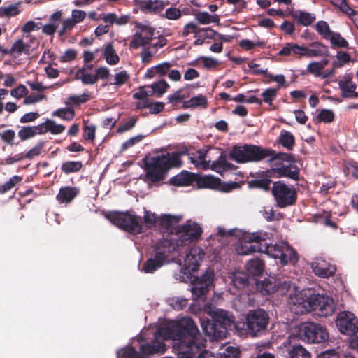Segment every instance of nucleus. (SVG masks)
<instances>
[{
  "label": "nucleus",
  "instance_id": "nucleus-8",
  "mask_svg": "<svg viewBox=\"0 0 358 358\" xmlns=\"http://www.w3.org/2000/svg\"><path fill=\"white\" fill-rule=\"evenodd\" d=\"M300 337L308 343H322L327 341L329 334L321 324L314 322H303L299 326Z\"/></svg>",
  "mask_w": 358,
  "mask_h": 358
},
{
  "label": "nucleus",
  "instance_id": "nucleus-51",
  "mask_svg": "<svg viewBox=\"0 0 358 358\" xmlns=\"http://www.w3.org/2000/svg\"><path fill=\"white\" fill-rule=\"evenodd\" d=\"M91 99L90 94L89 92H83L81 95H71L70 96L67 101H66V104H75L80 105L81 103H86Z\"/></svg>",
  "mask_w": 358,
  "mask_h": 358
},
{
  "label": "nucleus",
  "instance_id": "nucleus-7",
  "mask_svg": "<svg viewBox=\"0 0 358 358\" xmlns=\"http://www.w3.org/2000/svg\"><path fill=\"white\" fill-rule=\"evenodd\" d=\"M175 250V246L169 242V240L164 239L159 242L155 247V256L154 258L148 259L143 264V270L148 273H151L160 268L169 255Z\"/></svg>",
  "mask_w": 358,
  "mask_h": 358
},
{
  "label": "nucleus",
  "instance_id": "nucleus-62",
  "mask_svg": "<svg viewBox=\"0 0 358 358\" xmlns=\"http://www.w3.org/2000/svg\"><path fill=\"white\" fill-rule=\"evenodd\" d=\"M262 213L264 219L269 222L275 220H278L282 217V215L280 213L276 215L275 211L272 208H268L266 207L263 209Z\"/></svg>",
  "mask_w": 358,
  "mask_h": 358
},
{
  "label": "nucleus",
  "instance_id": "nucleus-58",
  "mask_svg": "<svg viewBox=\"0 0 358 358\" xmlns=\"http://www.w3.org/2000/svg\"><path fill=\"white\" fill-rule=\"evenodd\" d=\"M44 143L40 142L36 146L29 150L26 154L23 155L24 159H32L33 157L38 156L41 154V150L43 148Z\"/></svg>",
  "mask_w": 358,
  "mask_h": 358
},
{
  "label": "nucleus",
  "instance_id": "nucleus-35",
  "mask_svg": "<svg viewBox=\"0 0 358 358\" xmlns=\"http://www.w3.org/2000/svg\"><path fill=\"white\" fill-rule=\"evenodd\" d=\"M20 4L21 3L18 2L7 6L0 7V17L10 18L17 15L20 12L19 9Z\"/></svg>",
  "mask_w": 358,
  "mask_h": 358
},
{
  "label": "nucleus",
  "instance_id": "nucleus-36",
  "mask_svg": "<svg viewBox=\"0 0 358 358\" xmlns=\"http://www.w3.org/2000/svg\"><path fill=\"white\" fill-rule=\"evenodd\" d=\"M232 166L233 165L228 162L226 159V157L223 155H220L218 159L213 162L210 166L212 170L219 173H222L226 170L231 169Z\"/></svg>",
  "mask_w": 358,
  "mask_h": 358
},
{
  "label": "nucleus",
  "instance_id": "nucleus-25",
  "mask_svg": "<svg viewBox=\"0 0 358 358\" xmlns=\"http://www.w3.org/2000/svg\"><path fill=\"white\" fill-rule=\"evenodd\" d=\"M292 17L299 24L308 27L316 19L313 13L303 10H296L292 13Z\"/></svg>",
  "mask_w": 358,
  "mask_h": 358
},
{
  "label": "nucleus",
  "instance_id": "nucleus-30",
  "mask_svg": "<svg viewBox=\"0 0 358 358\" xmlns=\"http://www.w3.org/2000/svg\"><path fill=\"white\" fill-rule=\"evenodd\" d=\"M140 8L147 13H157L162 10L164 3L159 0H145L140 3Z\"/></svg>",
  "mask_w": 358,
  "mask_h": 358
},
{
  "label": "nucleus",
  "instance_id": "nucleus-32",
  "mask_svg": "<svg viewBox=\"0 0 358 358\" xmlns=\"http://www.w3.org/2000/svg\"><path fill=\"white\" fill-rule=\"evenodd\" d=\"M196 338H194L192 339V341H191L190 344L191 345H194L195 344H197L199 343V347L198 348L197 350H194V352H191L192 350H190V348H186L185 350H188L189 352V355L191 357V358H194V355L198 353L199 352V350H201V347L204 346V343H205V341L203 339L201 335L199 334V330L197 329V333L196 334ZM197 358H210L209 357V354L208 352H202L201 353Z\"/></svg>",
  "mask_w": 358,
  "mask_h": 358
},
{
  "label": "nucleus",
  "instance_id": "nucleus-49",
  "mask_svg": "<svg viewBox=\"0 0 358 358\" xmlns=\"http://www.w3.org/2000/svg\"><path fill=\"white\" fill-rule=\"evenodd\" d=\"M52 115L59 117L64 120L70 121L74 118L75 111L72 108H63L54 111Z\"/></svg>",
  "mask_w": 358,
  "mask_h": 358
},
{
  "label": "nucleus",
  "instance_id": "nucleus-53",
  "mask_svg": "<svg viewBox=\"0 0 358 358\" xmlns=\"http://www.w3.org/2000/svg\"><path fill=\"white\" fill-rule=\"evenodd\" d=\"M214 278V271L212 268H208L205 273L196 280L199 283H202L203 285H207L208 287H210L213 285Z\"/></svg>",
  "mask_w": 358,
  "mask_h": 358
},
{
  "label": "nucleus",
  "instance_id": "nucleus-41",
  "mask_svg": "<svg viewBox=\"0 0 358 358\" xmlns=\"http://www.w3.org/2000/svg\"><path fill=\"white\" fill-rule=\"evenodd\" d=\"M40 124L36 127H24L18 132V136L22 141L34 137L36 134H41Z\"/></svg>",
  "mask_w": 358,
  "mask_h": 358
},
{
  "label": "nucleus",
  "instance_id": "nucleus-54",
  "mask_svg": "<svg viewBox=\"0 0 358 358\" xmlns=\"http://www.w3.org/2000/svg\"><path fill=\"white\" fill-rule=\"evenodd\" d=\"M129 78L130 76L126 71H121L115 75L114 82L112 83V84L117 86H122L129 80Z\"/></svg>",
  "mask_w": 358,
  "mask_h": 358
},
{
  "label": "nucleus",
  "instance_id": "nucleus-3",
  "mask_svg": "<svg viewBox=\"0 0 358 358\" xmlns=\"http://www.w3.org/2000/svg\"><path fill=\"white\" fill-rule=\"evenodd\" d=\"M180 165V154L178 152L167 153L152 157L145 164L146 177L152 182L160 181L163 179L166 170Z\"/></svg>",
  "mask_w": 358,
  "mask_h": 358
},
{
  "label": "nucleus",
  "instance_id": "nucleus-12",
  "mask_svg": "<svg viewBox=\"0 0 358 358\" xmlns=\"http://www.w3.org/2000/svg\"><path fill=\"white\" fill-rule=\"evenodd\" d=\"M309 312L317 310L320 315L327 317L331 315L335 311V303L332 298L313 292L310 303L307 305Z\"/></svg>",
  "mask_w": 358,
  "mask_h": 358
},
{
  "label": "nucleus",
  "instance_id": "nucleus-28",
  "mask_svg": "<svg viewBox=\"0 0 358 358\" xmlns=\"http://www.w3.org/2000/svg\"><path fill=\"white\" fill-rule=\"evenodd\" d=\"M41 134L50 131L52 134H59L64 132L65 127L62 124H57L54 120H47L40 124Z\"/></svg>",
  "mask_w": 358,
  "mask_h": 358
},
{
  "label": "nucleus",
  "instance_id": "nucleus-50",
  "mask_svg": "<svg viewBox=\"0 0 358 358\" xmlns=\"http://www.w3.org/2000/svg\"><path fill=\"white\" fill-rule=\"evenodd\" d=\"M191 180L192 177L187 172L181 173L171 178V182L175 186H187Z\"/></svg>",
  "mask_w": 358,
  "mask_h": 358
},
{
  "label": "nucleus",
  "instance_id": "nucleus-33",
  "mask_svg": "<svg viewBox=\"0 0 358 358\" xmlns=\"http://www.w3.org/2000/svg\"><path fill=\"white\" fill-rule=\"evenodd\" d=\"M248 282V275L243 272H235L231 276V285L238 289L245 287Z\"/></svg>",
  "mask_w": 358,
  "mask_h": 358
},
{
  "label": "nucleus",
  "instance_id": "nucleus-40",
  "mask_svg": "<svg viewBox=\"0 0 358 358\" xmlns=\"http://www.w3.org/2000/svg\"><path fill=\"white\" fill-rule=\"evenodd\" d=\"M220 183V179L213 176H206L199 180V186L204 188L217 189Z\"/></svg>",
  "mask_w": 358,
  "mask_h": 358
},
{
  "label": "nucleus",
  "instance_id": "nucleus-46",
  "mask_svg": "<svg viewBox=\"0 0 358 358\" xmlns=\"http://www.w3.org/2000/svg\"><path fill=\"white\" fill-rule=\"evenodd\" d=\"M210 31L208 29H201L196 24L190 22L184 26L181 36L182 37H187L189 34H193L194 37H197L200 34H201V31Z\"/></svg>",
  "mask_w": 358,
  "mask_h": 358
},
{
  "label": "nucleus",
  "instance_id": "nucleus-61",
  "mask_svg": "<svg viewBox=\"0 0 358 358\" xmlns=\"http://www.w3.org/2000/svg\"><path fill=\"white\" fill-rule=\"evenodd\" d=\"M239 351L236 348L232 346L227 347L223 352H220V358H238Z\"/></svg>",
  "mask_w": 358,
  "mask_h": 358
},
{
  "label": "nucleus",
  "instance_id": "nucleus-4",
  "mask_svg": "<svg viewBox=\"0 0 358 358\" xmlns=\"http://www.w3.org/2000/svg\"><path fill=\"white\" fill-rule=\"evenodd\" d=\"M278 289L282 294H285L283 292L284 289L289 292V303L292 306L291 308L293 311L299 314L309 312L307 305L310 303L314 290L311 289L299 290L289 281L284 282Z\"/></svg>",
  "mask_w": 358,
  "mask_h": 358
},
{
  "label": "nucleus",
  "instance_id": "nucleus-64",
  "mask_svg": "<svg viewBox=\"0 0 358 358\" xmlns=\"http://www.w3.org/2000/svg\"><path fill=\"white\" fill-rule=\"evenodd\" d=\"M77 57V51L73 49L66 50L60 57L59 61L62 62H70L74 60Z\"/></svg>",
  "mask_w": 358,
  "mask_h": 358
},
{
  "label": "nucleus",
  "instance_id": "nucleus-15",
  "mask_svg": "<svg viewBox=\"0 0 358 358\" xmlns=\"http://www.w3.org/2000/svg\"><path fill=\"white\" fill-rule=\"evenodd\" d=\"M338 330L344 334H352L358 330V320L351 312H341L336 322Z\"/></svg>",
  "mask_w": 358,
  "mask_h": 358
},
{
  "label": "nucleus",
  "instance_id": "nucleus-23",
  "mask_svg": "<svg viewBox=\"0 0 358 358\" xmlns=\"http://www.w3.org/2000/svg\"><path fill=\"white\" fill-rule=\"evenodd\" d=\"M273 152L271 162L272 169L275 173V169L280 166H286V165L294 162V157L290 154L280 152L274 155Z\"/></svg>",
  "mask_w": 358,
  "mask_h": 358
},
{
  "label": "nucleus",
  "instance_id": "nucleus-1",
  "mask_svg": "<svg viewBox=\"0 0 358 358\" xmlns=\"http://www.w3.org/2000/svg\"><path fill=\"white\" fill-rule=\"evenodd\" d=\"M197 327L194 322L189 317H184L176 322L169 324L166 327L161 328L155 335V341L150 343L142 345L141 352L145 355H151L156 353H164L166 346L162 342L164 340L171 338L178 341V358H191L189 352L186 348H190L191 352L197 350L199 344L194 346L190 344L194 338H196Z\"/></svg>",
  "mask_w": 358,
  "mask_h": 358
},
{
  "label": "nucleus",
  "instance_id": "nucleus-17",
  "mask_svg": "<svg viewBox=\"0 0 358 358\" xmlns=\"http://www.w3.org/2000/svg\"><path fill=\"white\" fill-rule=\"evenodd\" d=\"M204 255L205 253L200 247H192L185 256L184 260V265L185 268L189 272H194L197 271Z\"/></svg>",
  "mask_w": 358,
  "mask_h": 358
},
{
  "label": "nucleus",
  "instance_id": "nucleus-10",
  "mask_svg": "<svg viewBox=\"0 0 358 358\" xmlns=\"http://www.w3.org/2000/svg\"><path fill=\"white\" fill-rule=\"evenodd\" d=\"M202 234V229L199 224L192 221H187L186 224H182L176 230L178 238H171L169 242L175 241L176 245H186L192 241L199 239Z\"/></svg>",
  "mask_w": 358,
  "mask_h": 358
},
{
  "label": "nucleus",
  "instance_id": "nucleus-48",
  "mask_svg": "<svg viewBox=\"0 0 358 358\" xmlns=\"http://www.w3.org/2000/svg\"><path fill=\"white\" fill-rule=\"evenodd\" d=\"M83 167V164L80 161H68L62 163L61 170L65 174H69L80 171Z\"/></svg>",
  "mask_w": 358,
  "mask_h": 358
},
{
  "label": "nucleus",
  "instance_id": "nucleus-63",
  "mask_svg": "<svg viewBox=\"0 0 358 358\" xmlns=\"http://www.w3.org/2000/svg\"><path fill=\"white\" fill-rule=\"evenodd\" d=\"M181 11L176 8H167L164 13V17L168 20H176L181 17Z\"/></svg>",
  "mask_w": 358,
  "mask_h": 358
},
{
  "label": "nucleus",
  "instance_id": "nucleus-26",
  "mask_svg": "<svg viewBox=\"0 0 358 358\" xmlns=\"http://www.w3.org/2000/svg\"><path fill=\"white\" fill-rule=\"evenodd\" d=\"M92 65L83 66L76 72L75 78L81 80L84 85H93L96 83V77H95V75L87 72L88 69H92Z\"/></svg>",
  "mask_w": 358,
  "mask_h": 358
},
{
  "label": "nucleus",
  "instance_id": "nucleus-52",
  "mask_svg": "<svg viewBox=\"0 0 358 358\" xmlns=\"http://www.w3.org/2000/svg\"><path fill=\"white\" fill-rule=\"evenodd\" d=\"M208 290L209 287H208L207 285H203L202 283L198 282H196L191 289L194 299H198L205 295Z\"/></svg>",
  "mask_w": 358,
  "mask_h": 358
},
{
  "label": "nucleus",
  "instance_id": "nucleus-2",
  "mask_svg": "<svg viewBox=\"0 0 358 358\" xmlns=\"http://www.w3.org/2000/svg\"><path fill=\"white\" fill-rule=\"evenodd\" d=\"M236 252L241 255H247L255 252H264L270 257L279 259L280 263L294 265L299 259L296 252L287 242L270 244L260 235L253 234L244 236L236 247Z\"/></svg>",
  "mask_w": 358,
  "mask_h": 358
},
{
  "label": "nucleus",
  "instance_id": "nucleus-16",
  "mask_svg": "<svg viewBox=\"0 0 358 358\" xmlns=\"http://www.w3.org/2000/svg\"><path fill=\"white\" fill-rule=\"evenodd\" d=\"M167 39L161 36L155 42H150L149 45L143 47L140 53L142 63L148 64L152 62L154 58H158L160 54H158L160 49L167 44Z\"/></svg>",
  "mask_w": 358,
  "mask_h": 358
},
{
  "label": "nucleus",
  "instance_id": "nucleus-34",
  "mask_svg": "<svg viewBox=\"0 0 358 358\" xmlns=\"http://www.w3.org/2000/svg\"><path fill=\"white\" fill-rule=\"evenodd\" d=\"M208 106V100L206 97L202 94L194 96L189 100L184 101L182 107L184 108L202 107L206 108Z\"/></svg>",
  "mask_w": 358,
  "mask_h": 358
},
{
  "label": "nucleus",
  "instance_id": "nucleus-44",
  "mask_svg": "<svg viewBox=\"0 0 358 358\" xmlns=\"http://www.w3.org/2000/svg\"><path fill=\"white\" fill-rule=\"evenodd\" d=\"M315 31L324 39L327 40L333 31L330 29L329 24L324 20L318 21L314 26Z\"/></svg>",
  "mask_w": 358,
  "mask_h": 358
},
{
  "label": "nucleus",
  "instance_id": "nucleus-5",
  "mask_svg": "<svg viewBox=\"0 0 358 358\" xmlns=\"http://www.w3.org/2000/svg\"><path fill=\"white\" fill-rule=\"evenodd\" d=\"M273 155L272 150L262 149L256 145L234 146L229 152L230 159L238 163L259 161Z\"/></svg>",
  "mask_w": 358,
  "mask_h": 358
},
{
  "label": "nucleus",
  "instance_id": "nucleus-45",
  "mask_svg": "<svg viewBox=\"0 0 358 358\" xmlns=\"http://www.w3.org/2000/svg\"><path fill=\"white\" fill-rule=\"evenodd\" d=\"M29 46L22 39L17 40L10 49V55L17 57L22 53H29Z\"/></svg>",
  "mask_w": 358,
  "mask_h": 358
},
{
  "label": "nucleus",
  "instance_id": "nucleus-39",
  "mask_svg": "<svg viewBox=\"0 0 358 358\" xmlns=\"http://www.w3.org/2000/svg\"><path fill=\"white\" fill-rule=\"evenodd\" d=\"M289 358H310V353L301 345H295L288 349Z\"/></svg>",
  "mask_w": 358,
  "mask_h": 358
},
{
  "label": "nucleus",
  "instance_id": "nucleus-38",
  "mask_svg": "<svg viewBox=\"0 0 358 358\" xmlns=\"http://www.w3.org/2000/svg\"><path fill=\"white\" fill-rule=\"evenodd\" d=\"M335 57V59L332 62L331 69H334V72L335 71V69L343 66L351 60V56L350 54L341 50L337 52Z\"/></svg>",
  "mask_w": 358,
  "mask_h": 358
},
{
  "label": "nucleus",
  "instance_id": "nucleus-21",
  "mask_svg": "<svg viewBox=\"0 0 358 358\" xmlns=\"http://www.w3.org/2000/svg\"><path fill=\"white\" fill-rule=\"evenodd\" d=\"M80 189L76 187H62L56 196L59 203H71L79 194Z\"/></svg>",
  "mask_w": 358,
  "mask_h": 358
},
{
  "label": "nucleus",
  "instance_id": "nucleus-37",
  "mask_svg": "<svg viewBox=\"0 0 358 358\" xmlns=\"http://www.w3.org/2000/svg\"><path fill=\"white\" fill-rule=\"evenodd\" d=\"M245 268L250 274L259 275L264 270V263L259 259H251L246 264Z\"/></svg>",
  "mask_w": 358,
  "mask_h": 358
},
{
  "label": "nucleus",
  "instance_id": "nucleus-6",
  "mask_svg": "<svg viewBox=\"0 0 358 358\" xmlns=\"http://www.w3.org/2000/svg\"><path fill=\"white\" fill-rule=\"evenodd\" d=\"M107 218L115 225L129 233L141 234L145 231L141 217L124 213H112Z\"/></svg>",
  "mask_w": 358,
  "mask_h": 358
},
{
  "label": "nucleus",
  "instance_id": "nucleus-14",
  "mask_svg": "<svg viewBox=\"0 0 358 358\" xmlns=\"http://www.w3.org/2000/svg\"><path fill=\"white\" fill-rule=\"evenodd\" d=\"M136 31L132 36L129 46L137 49L149 45L153 41L155 28L148 24L136 23L135 25Z\"/></svg>",
  "mask_w": 358,
  "mask_h": 358
},
{
  "label": "nucleus",
  "instance_id": "nucleus-31",
  "mask_svg": "<svg viewBox=\"0 0 358 358\" xmlns=\"http://www.w3.org/2000/svg\"><path fill=\"white\" fill-rule=\"evenodd\" d=\"M103 56L106 62L110 65H115L120 61V57L116 53L112 43H108L103 47Z\"/></svg>",
  "mask_w": 358,
  "mask_h": 358
},
{
  "label": "nucleus",
  "instance_id": "nucleus-55",
  "mask_svg": "<svg viewBox=\"0 0 358 358\" xmlns=\"http://www.w3.org/2000/svg\"><path fill=\"white\" fill-rule=\"evenodd\" d=\"M317 119L325 123H330L334 120V113L331 110L323 109L317 115Z\"/></svg>",
  "mask_w": 358,
  "mask_h": 358
},
{
  "label": "nucleus",
  "instance_id": "nucleus-59",
  "mask_svg": "<svg viewBox=\"0 0 358 358\" xmlns=\"http://www.w3.org/2000/svg\"><path fill=\"white\" fill-rule=\"evenodd\" d=\"M0 137L6 143L13 145L14 144L15 133L13 130L7 129L0 134Z\"/></svg>",
  "mask_w": 358,
  "mask_h": 358
},
{
  "label": "nucleus",
  "instance_id": "nucleus-60",
  "mask_svg": "<svg viewBox=\"0 0 358 358\" xmlns=\"http://www.w3.org/2000/svg\"><path fill=\"white\" fill-rule=\"evenodd\" d=\"M143 220L145 228L150 229L155 226V223L157 222V217L155 213H152L149 211H145L143 216Z\"/></svg>",
  "mask_w": 358,
  "mask_h": 358
},
{
  "label": "nucleus",
  "instance_id": "nucleus-57",
  "mask_svg": "<svg viewBox=\"0 0 358 358\" xmlns=\"http://www.w3.org/2000/svg\"><path fill=\"white\" fill-rule=\"evenodd\" d=\"M277 94V90L274 88H268L262 93L263 100L265 103L272 105L273 100L275 98Z\"/></svg>",
  "mask_w": 358,
  "mask_h": 358
},
{
  "label": "nucleus",
  "instance_id": "nucleus-9",
  "mask_svg": "<svg viewBox=\"0 0 358 358\" xmlns=\"http://www.w3.org/2000/svg\"><path fill=\"white\" fill-rule=\"evenodd\" d=\"M233 322V317L227 312L221 310L217 313L213 322H208L206 325L202 323L203 329L208 336L215 338L225 337L227 331V326Z\"/></svg>",
  "mask_w": 358,
  "mask_h": 358
},
{
  "label": "nucleus",
  "instance_id": "nucleus-56",
  "mask_svg": "<svg viewBox=\"0 0 358 358\" xmlns=\"http://www.w3.org/2000/svg\"><path fill=\"white\" fill-rule=\"evenodd\" d=\"M169 87V84L164 80H159L151 85L152 90L157 92L159 96L166 92Z\"/></svg>",
  "mask_w": 358,
  "mask_h": 358
},
{
  "label": "nucleus",
  "instance_id": "nucleus-11",
  "mask_svg": "<svg viewBox=\"0 0 358 358\" xmlns=\"http://www.w3.org/2000/svg\"><path fill=\"white\" fill-rule=\"evenodd\" d=\"M272 193L280 208L293 205L296 200V192L290 186L278 181L273 183Z\"/></svg>",
  "mask_w": 358,
  "mask_h": 358
},
{
  "label": "nucleus",
  "instance_id": "nucleus-20",
  "mask_svg": "<svg viewBox=\"0 0 358 358\" xmlns=\"http://www.w3.org/2000/svg\"><path fill=\"white\" fill-rule=\"evenodd\" d=\"M328 59H323L318 62H311L307 65V71L313 74L315 77H321L323 78L334 75V69L329 71H324L325 66L328 64Z\"/></svg>",
  "mask_w": 358,
  "mask_h": 358
},
{
  "label": "nucleus",
  "instance_id": "nucleus-22",
  "mask_svg": "<svg viewBox=\"0 0 358 358\" xmlns=\"http://www.w3.org/2000/svg\"><path fill=\"white\" fill-rule=\"evenodd\" d=\"M329 54L327 46L320 42H315L306 47L307 57H319L328 56Z\"/></svg>",
  "mask_w": 358,
  "mask_h": 358
},
{
  "label": "nucleus",
  "instance_id": "nucleus-19",
  "mask_svg": "<svg viewBox=\"0 0 358 358\" xmlns=\"http://www.w3.org/2000/svg\"><path fill=\"white\" fill-rule=\"evenodd\" d=\"M353 75L348 73L345 75L338 82L339 88L341 90L342 96L345 98L358 97L355 90L356 83L352 80Z\"/></svg>",
  "mask_w": 358,
  "mask_h": 358
},
{
  "label": "nucleus",
  "instance_id": "nucleus-18",
  "mask_svg": "<svg viewBox=\"0 0 358 358\" xmlns=\"http://www.w3.org/2000/svg\"><path fill=\"white\" fill-rule=\"evenodd\" d=\"M314 273L320 278L333 276L336 271V266L322 258H316L312 263Z\"/></svg>",
  "mask_w": 358,
  "mask_h": 358
},
{
  "label": "nucleus",
  "instance_id": "nucleus-13",
  "mask_svg": "<svg viewBox=\"0 0 358 358\" xmlns=\"http://www.w3.org/2000/svg\"><path fill=\"white\" fill-rule=\"evenodd\" d=\"M269 317L262 309L250 311L246 317V324L249 334L255 336L264 331L268 324Z\"/></svg>",
  "mask_w": 358,
  "mask_h": 358
},
{
  "label": "nucleus",
  "instance_id": "nucleus-43",
  "mask_svg": "<svg viewBox=\"0 0 358 358\" xmlns=\"http://www.w3.org/2000/svg\"><path fill=\"white\" fill-rule=\"evenodd\" d=\"M195 19L201 24H209L211 22L217 23L220 21V17L217 15H211L207 12L196 13Z\"/></svg>",
  "mask_w": 358,
  "mask_h": 358
},
{
  "label": "nucleus",
  "instance_id": "nucleus-27",
  "mask_svg": "<svg viewBox=\"0 0 358 358\" xmlns=\"http://www.w3.org/2000/svg\"><path fill=\"white\" fill-rule=\"evenodd\" d=\"M172 66V64L169 62L160 63L148 69L146 76L148 78H153L156 75L159 76H165L170 71Z\"/></svg>",
  "mask_w": 358,
  "mask_h": 358
},
{
  "label": "nucleus",
  "instance_id": "nucleus-47",
  "mask_svg": "<svg viewBox=\"0 0 358 358\" xmlns=\"http://www.w3.org/2000/svg\"><path fill=\"white\" fill-rule=\"evenodd\" d=\"M279 142L283 147L291 150L294 144V137L289 131L282 130L279 136Z\"/></svg>",
  "mask_w": 358,
  "mask_h": 358
},
{
  "label": "nucleus",
  "instance_id": "nucleus-29",
  "mask_svg": "<svg viewBox=\"0 0 358 358\" xmlns=\"http://www.w3.org/2000/svg\"><path fill=\"white\" fill-rule=\"evenodd\" d=\"M275 173L279 176L288 177L295 180L299 179V171L296 166L290 164L286 166H280L275 169Z\"/></svg>",
  "mask_w": 358,
  "mask_h": 358
},
{
  "label": "nucleus",
  "instance_id": "nucleus-42",
  "mask_svg": "<svg viewBox=\"0 0 358 358\" xmlns=\"http://www.w3.org/2000/svg\"><path fill=\"white\" fill-rule=\"evenodd\" d=\"M332 48H345L348 47V42L338 32L333 31L328 39Z\"/></svg>",
  "mask_w": 358,
  "mask_h": 358
},
{
  "label": "nucleus",
  "instance_id": "nucleus-24",
  "mask_svg": "<svg viewBox=\"0 0 358 358\" xmlns=\"http://www.w3.org/2000/svg\"><path fill=\"white\" fill-rule=\"evenodd\" d=\"M191 162L196 166L202 169H208L210 166V159L207 153L203 150H198L195 155L189 157Z\"/></svg>",
  "mask_w": 358,
  "mask_h": 358
}]
</instances>
